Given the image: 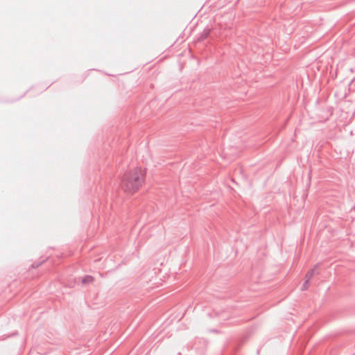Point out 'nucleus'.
<instances>
[{"label": "nucleus", "instance_id": "nucleus-2", "mask_svg": "<svg viewBox=\"0 0 355 355\" xmlns=\"http://www.w3.org/2000/svg\"><path fill=\"white\" fill-rule=\"evenodd\" d=\"M315 268L309 270L304 277V282L302 284V290H306L308 288L309 283L311 279L313 277L315 273Z\"/></svg>", "mask_w": 355, "mask_h": 355}, {"label": "nucleus", "instance_id": "nucleus-1", "mask_svg": "<svg viewBox=\"0 0 355 355\" xmlns=\"http://www.w3.org/2000/svg\"><path fill=\"white\" fill-rule=\"evenodd\" d=\"M146 174V169L142 167H133L125 171L120 178V190L126 196L134 195L143 186Z\"/></svg>", "mask_w": 355, "mask_h": 355}]
</instances>
